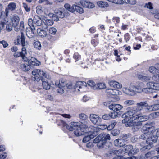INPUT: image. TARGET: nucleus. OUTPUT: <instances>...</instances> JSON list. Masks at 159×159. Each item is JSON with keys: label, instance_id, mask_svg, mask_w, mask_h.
I'll list each match as a JSON object with an SVG mask.
<instances>
[{"label": "nucleus", "instance_id": "7", "mask_svg": "<svg viewBox=\"0 0 159 159\" xmlns=\"http://www.w3.org/2000/svg\"><path fill=\"white\" fill-rule=\"evenodd\" d=\"M63 126H66V128L70 131L75 130L80 126V124L78 122H72L70 125H68L65 121L62 120H60Z\"/></svg>", "mask_w": 159, "mask_h": 159}, {"label": "nucleus", "instance_id": "24", "mask_svg": "<svg viewBox=\"0 0 159 159\" xmlns=\"http://www.w3.org/2000/svg\"><path fill=\"white\" fill-rule=\"evenodd\" d=\"M65 85V84L62 82H59V84H58V89H57L58 93L62 94L64 93Z\"/></svg>", "mask_w": 159, "mask_h": 159}, {"label": "nucleus", "instance_id": "22", "mask_svg": "<svg viewBox=\"0 0 159 159\" xmlns=\"http://www.w3.org/2000/svg\"><path fill=\"white\" fill-rule=\"evenodd\" d=\"M132 92L134 95L136 94V93H141L142 92V87L140 85L135 86L134 85L131 86Z\"/></svg>", "mask_w": 159, "mask_h": 159}, {"label": "nucleus", "instance_id": "39", "mask_svg": "<svg viewBox=\"0 0 159 159\" xmlns=\"http://www.w3.org/2000/svg\"><path fill=\"white\" fill-rule=\"evenodd\" d=\"M135 101L132 100H126L124 101V105L125 106H129L134 104Z\"/></svg>", "mask_w": 159, "mask_h": 159}, {"label": "nucleus", "instance_id": "2", "mask_svg": "<svg viewBox=\"0 0 159 159\" xmlns=\"http://www.w3.org/2000/svg\"><path fill=\"white\" fill-rule=\"evenodd\" d=\"M134 118L136 119V120L127 122L125 124V126L127 127L133 126L132 129L134 131L139 129L142 124L141 122L147 120L148 119L149 117L148 116H142L141 114H139L138 115L134 116Z\"/></svg>", "mask_w": 159, "mask_h": 159}, {"label": "nucleus", "instance_id": "40", "mask_svg": "<svg viewBox=\"0 0 159 159\" xmlns=\"http://www.w3.org/2000/svg\"><path fill=\"white\" fill-rule=\"evenodd\" d=\"M101 134L102 135V139L104 142V144L105 142V141L107 140H110V137L109 134H107L104 133H102Z\"/></svg>", "mask_w": 159, "mask_h": 159}, {"label": "nucleus", "instance_id": "34", "mask_svg": "<svg viewBox=\"0 0 159 159\" xmlns=\"http://www.w3.org/2000/svg\"><path fill=\"white\" fill-rule=\"evenodd\" d=\"M37 32L39 35L41 36L45 37L47 34L46 31L41 28L37 29Z\"/></svg>", "mask_w": 159, "mask_h": 159}, {"label": "nucleus", "instance_id": "8", "mask_svg": "<svg viewBox=\"0 0 159 159\" xmlns=\"http://www.w3.org/2000/svg\"><path fill=\"white\" fill-rule=\"evenodd\" d=\"M7 19L8 20V21L7 22H9L11 21L13 26L16 27L18 26L19 22L20 21V18L16 14H14L11 17L9 18L8 16L7 17Z\"/></svg>", "mask_w": 159, "mask_h": 159}, {"label": "nucleus", "instance_id": "59", "mask_svg": "<svg viewBox=\"0 0 159 159\" xmlns=\"http://www.w3.org/2000/svg\"><path fill=\"white\" fill-rule=\"evenodd\" d=\"M42 7L40 6H38L36 7V12L38 14H41L42 13L43 11L41 9Z\"/></svg>", "mask_w": 159, "mask_h": 159}, {"label": "nucleus", "instance_id": "19", "mask_svg": "<svg viewBox=\"0 0 159 159\" xmlns=\"http://www.w3.org/2000/svg\"><path fill=\"white\" fill-rule=\"evenodd\" d=\"M16 7V4L14 2H11L8 4L7 7L5 9L6 14L8 15L10 11H12L14 10Z\"/></svg>", "mask_w": 159, "mask_h": 159}, {"label": "nucleus", "instance_id": "49", "mask_svg": "<svg viewBox=\"0 0 159 159\" xmlns=\"http://www.w3.org/2000/svg\"><path fill=\"white\" fill-rule=\"evenodd\" d=\"M34 46L35 48L39 50L41 49V44L39 41H37L34 43Z\"/></svg>", "mask_w": 159, "mask_h": 159}, {"label": "nucleus", "instance_id": "56", "mask_svg": "<svg viewBox=\"0 0 159 159\" xmlns=\"http://www.w3.org/2000/svg\"><path fill=\"white\" fill-rule=\"evenodd\" d=\"M155 153V152L154 151H151L148 152L147 153L145 154V157L146 158H148V157H151V156Z\"/></svg>", "mask_w": 159, "mask_h": 159}, {"label": "nucleus", "instance_id": "44", "mask_svg": "<svg viewBox=\"0 0 159 159\" xmlns=\"http://www.w3.org/2000/svg\"><path fill=\"white\" fill-rule=\"evenodd\" d=\"M87 85L91 87L94 89H96V84L92 80H89L87 82Z\"/></svg>", "mask_w": 159, "mask_h": 159}, {"label": "nucleus", "instance_id": "15", "mask_svg": "<svg viewBox=\"0 0 159 159\" xmlns=\"http://www.w3.org/2000/svg\"><path fill=\"white\" fill-rule=\"evenodd\" d=\"M35 28L34 26L29 27L26 29V35L29 38H32L33 37L35 34Z\"/></svg>", "mask_w": 159, "mask_h": 159}, {"label": "nucleus", "instance_id": "55", "mask_svg": "<svg viewBox=\"0 0 159 159\" xmlns=\"http://www.w3.org/2000/svg\"><path fill=\"white\" fill-rule=\"evenodd\" d=\"M57 30L54 27H51L49 29V33L51 34H55Z\"/></svg>", "mask_w": 159, "mask_h": 159}, {"label": "nucleus", "instance_id": "36", "mask_svg": "<svg viewBox=\"0 0 159 159\" xmlns=\"http://www.w3.org/2000/svg\"><path fill=\"white\" fill-rule=\"evenodd\" d=\"M30 66L28 64H22L20 66V68L23 70L26 71L30 69Z\"/></svg>", "mask_w": 159, "mask_h": 159}, {"label": "nucleus", "instance_id": "4", "mask_svg": "<svg viewBox=\"0 0 159 159\" xmlns=\"http://www.w3.org/2000/svg\"><path fill=\"white\" fill-rule=\"evenodd\" d=\"M33 75V80L34 81H39V76L45 77V78H48L49 75L46 72L40 69H35L32 72Z\"/></svg>", "mask_w": 159, "mask_h": 159}, {"label": "nucleus", "instance_id": "48", "mask_svg": "<svg viewBox=\"0 0 159 159\" xmlns=\"http://www.w3.org/2000/svg\"><path fill=\"white\" fill-rule=\"evenodd\" d=\"M142 92H144L146 93H149L152 92V89H151L147 87L146 88H142Z\"/></svg>", "mask_w": 159, "mask_h": 159}, {"label": "nucleus", "instance_id": "41", "mask_svg": "<svg viewBox=\"0 0 159 159\" xmlns=\"http://www.w3.org/2000/svg\"><path fill=\"white\" fill-rule=\"evenodd\" d=\"M75 10L80 13H82L84 12L83 9L77 5H74Z\"/></svg>", "mask_w": 159, "mask_h": 159}, {"label": "nucleus", "instance_id": "53", "mask_svg": "<svg viewBox=\"0 0 159 159\" xmlns=\"http://www.w3.org/2000/svg\"><path fill=\"white\" fill-rule=\"evenodd\" d=\"M12 26L11 24H8L6 25V30L8 32H10L12 30Z\"/></svg>", "mask_w": 159, "mask_h": 159}, {"label": "nucleus", "instance_id": "51", "mask_svg": "<svg viewBox=\"0 0 159 159\" xmlns=\"http://www.w3.org/2000/svg\"><path fill=\"white\" fill-rule=\"evenodd\" d=\"M34 19H32L31 18H29L28 20V24L30 27L34 26Z\"/></svg>", "mask_w": 159, "mask_h": 159}, {"label": "nucleus", "instance_id": "46", "mask_svg": "<svg viewBox=\"0 0 159 159\" xmlns=\"http://www.w3.org/2000/svg\"><path fill=\"white\" fill-rule=\"evenodd\" d=\"M80 3L83 7L87 8L88 6V3H89V1L81 0L80 1Z\"/></svg>", "mask_w": 159, "mask_h": 159}, {"label": "nucleus", "instance_id": "11", "mask_svg": "<svg viewBox=\"0 0 159 159\" xmlns=\"http://www.w3.org/2000/svg\"><path fill=\"white\" fill-rule=\"evenodd\" d=\"M50 79L49 76L48 78H45V77H41V80L42 82V84L43 88L46 90L49 89L51 87V84L49 83L48 80Z\"/></svg>", "mask_w": 159, "mask_h": 159}, {"label": "nucleus", "instance_id": "60", "mask_svg": "<svg viewBox=\"0 0 159 159\" xmlns=\"http://www.w3.org/2000/svg\"><path fill=\"white\" fill-rule=\"evenodd\" d=\"M102 118L105 120H109L111 118L109 114L103 115L102 116Z\"/></svg>", "mask_w": 159, "mask_h": 159}, {"label": "nucleus", "instance_id": "30", "mask_svg": "<svg viewBox=\"0 0 159 159\" xmlns=\"http://www.w3.org/2000/svg\"><path fill=\"white\" fill-rule=\"evenodd\" d=\"M64 7L66 10L67 11H68L71 12H73L75 11L74 5L71 6L68 3H66L64 5ZM66 12L68 13L67 12Z\"/></svg>", "mask_w": 159, "mask_h": 159}, {"label": "nucleus", "instance_id": "61", "mask_svg": "<svg viewBox=\"0 0 159 159\" xmlns=\"http://www.w3.org/2000/svg\"><path fill=\"white\" fill-rule=\"evenodd\" d=\"M152 79L154 81L159 82V74H157L156 75L153 76Z\"/></svg>", "mask_w": 159, "mask_h": 159}, {"label": "nucleus", "instance_id": "58", "mask_svg": "<svg viewBox=\"0 0 159 159\" xmlns=\"http://www.w3.org/2000/svg\"><path fill=\"white\" fill-rule=\"evenodd\" d=\"M117 112L114 111V112H111L109 114L110 118H115L118 115Z\"/></svg>", "mask_w": 159, "mask_h": 159}, {"label": "nucleus", "instance_id": "28", "mask_svg": "<svg viewBox=\"0 0 159 159\" xmlns=\"http://www.w3.org/2000/svg\"><path fill=\"white\" fill-rule=\"evenodd\" d=\"M127 152H125L124 150L123 149H120L118 150H114L113 153L114 155H115L116 156H118L120 155L121 157H123V156L125 154V153H127Z\"/></svg>", "mask_w": 159, "mask_h": 159}, {"label": "nucleus", "instance_id": "29", "mask_svg": "<svg viewBox=\"0 0 159 159\" xmlns=\"http://www.w3.org/2000/svg\"><path fill=\"white\" fill-rule=\"evenodd\" d=\"M122 90L123 92L126 94L130 95H134L131 86L129 88L124 87Z\"/></svg>", "mask_w": 159, "mask_h": 159}, {"label": "nucleus", "instance_id": "21", "mask_svg": "<svg viewBox=\"0 0 159 159\" xmlns=\"http://www.w3.org/2000/svg\"><path fill=\"white\" fill-rule=\"evenodd\" d=\"M106 92L108 95L111 96L119 94V91L117 89H108L106 90Z\"/></svg>", "mask_w": 159, "mask_h": 159}, {"label": "nucleus", "instance_id": "62", "mask_svg": "<svg viewBox=\"0 0 159 159\" xmlns=\"http://www.w3.org/2000/svg\"><path fill=\"white\" fill-rule=\"evenodd\" d=\"M0 43L3 45V47L4 48H6L8 45L7 43L4 40L0 41Z\"/></svg>", "mask_w": 159, "mask_h": 159}, {"label": "nucleus", "instance_id": "47", "mask_svg": "<svg viewBox=\"0 0 159 159\" xmlns=\"http://www.w3.org/2000/svg\"><path fill=\"white\" fill-rule=\"evenodd\" d=\"M148 70L149 72L153 74H157V70L156 69V68L154 66L150 67L148 69Z\"/></svg>", "mask_w": 159, "mask_h": 159}, {"label": "nucleus", "instance_id": "52", "mask_svg": "<svg viewBox=\"0 0 159 159\" xmlns=\"http://www.w3.org/2000/svg\"><path fill=\"white\" fill-rule=\"evenodd\" d=\"M150 116L153 119H155L159 116V112H155L151 114Z\"/></svg>", "mask_w": 159, "mask_h": 159}, {"label": "nucleus", "instance_id": "18", "mask_svg": "<svg viewBox=\"0 0 159 159\" xmlns=\"http://www.w3.org/2000/svg\"><path fill=\"white\" fill-rule=\"evenodd\" d=\"M44 17L41 18L39 16H35L34 18V24L37 26H40L42 24L43 21Z\"/></svg>", "mask_w": 159, "mask_h": 159}, {"label": "nucleus", "instance_id": "25", "mask_svg": "<svg viewBox=\"0 0 159 159\" xmlns=\"http://www.w3.org/2000/svg\"><path fill=\"white\" fill-rule=\"evenodd\" d=\"M75 86L76 87L75 88V89H77V90L78 91H80V89L78 88H79L80 89L85 88L87 86V84L86 82L84 81H78L76 83Z\"/></svg>", "mask_w": 159, "mask_h": 159}, {"label": "nucleus", "instance_id": "9", "mask_svg": "<svg viewBox=\"0 0 159 159\" xmlns=\"http://www.w3.org/2000/svg\"><path fill=\"white\" fill-rule=\"evenodd\" d=\"M125 152H127L125 154H129V153L134 154L137 153L139 151L138 149H136L133 148L132 145H128L126 146L123 149Z\"/></svg>", "mask_w": 159, "mask_h": 159}, {"label": "nucleus", "instance_id": "1", "mask_svg": "<svg viewBox=\"0 0 159 159\" xmlns=\"http://www.w3.org/2000/svg\"><path fill=\"white\" fill-rule=\"evenodd\" d=\"M143 106H147V104L145 103L140 102L137 103L136 106L128 108V111L122 116V118L125 119L122 120V122L126 124L127 122L135 121L136 120V119L134 118V117L138 115L139 114L138 113V112L142 110Z\"/></svg>", "mask_w": 159, "mask_h": 159}, {"label": "nucleus", "instance_id": "27", "mask_svg": "<svg viewBox=\"0 0 159 159\" xmlns=\"http://www.w3.org/2000/svg\"><path fill=\"white\" fill-rule=\"evenodd\" d=\"M149 141V139L146 141V143L147 145L141 148L140 150L141 151H144L147 149H150L153 147V145H152V143L151 142H148Z\"/></svg>", "mask_w": 159, "mask_h": 159}, {"label": "nucleus", "instance_id": "6", "mask_svg": "<svg viewBox=\"0 0 159 159\" xmlns=\"http://www.w3.org/2000/svg\"><path fill=\"white\" fill-rule=\"evenodd\" d=\"M90 129L88 126L85 124L82 125L78 127L74 131V134L79 136L83 135L84 133L88 132L87 131Z\"/></svg>", "mask_w": 159, "mask_h": 159}, {"label": "nucleus", "instance_id": "37", "mask_svg": "<svg viewBox=\"0 0 159 159\" xmlns=\"http://www.w3.org/2000/svg\"><path fill=\"white\" fill-rule=\"evenodd\" d=\"M106 88V84L103 82H100L97 83L96 85V89H103Z\"/></svg>", "mask_w": 159, "mask_h": 159}, {"label": "nucleus", "instance_id": "33", "mask_svg": "<svg viewBox=\"0 0 159 159\" xmlns=\"http://www.w3.org/2000/svg\"><path fill=\"white\" fill-rule=\"evenodd\" d=\"M139 79L143 81H148L150 80L151 77L149 76L143 75H139L138 76Z\"/></svg>", "mask_w": 159, "mask_h": 159}, {"label": "nucleus", "instance_id": "13", "mask_svg": "<svg viewBox=\"0 0 159 159\" xmlns=\"http://www.w3.org/2000/svg\"><path fill=\"white\" fill-rule=\"evenodd\" d=\"M66 10L64 9H61L60 10L56 9L55 10V13L59 18H62L66 16H68V13Z\"/></svg>", "mask_w": 159, "mask_h": 159}, {"label": "nucleus", "instance_id": "64", "mask_svg": "<svg viewBox=\"0 0 159 159\" xmlns=\"http://www.w3.org/2000/svg\"><path fill=\"white\" fill-rule=\"evenodd\" d=\"M154 14V17L156 19H159V10H156Z\"/></svg>", "mask_w": 159, "mask_h": 159}, {"label": "nucleus", "instance_id": "54", "mask_svg": "<svg viewBox=\"0 0 159 159\" xmlns=\"http://www.w3.org/2000/svg\"><path fill=\"white\" fill-rule=\"evenodd\" d=\"M73 57L75 60V62H76L80 58V56L78 53H75L73 55Z\"/></svg>", "mask_w": 159, "mask_h": 159}, {"label": "nucleus", "instance_id": "38", "mask_svg": "<svg viewBox=\"0 0 159 159\" xmlns=\"http://www.w3.org/2000/svg\"><path fill=\"white\" fill-rule=\"evenodd\" d=\"M43 21H44V24L47 26H51L53 24V21L52 20L45 19V18L44 17Z\"/></svg>", "mask_w": 159, "mask_h": 159}, {"label": "nucleus", "instance_id": "26", "mask_svg": "<svg viewBox=\"0 0 159 159\" xmlns=\"http://www.w3.org/2000/svg\"><path fill=\"white\" fill-rule=\"evenodd\" d=\"M89 117L90 120L94 124H96L99 120V116L95 114H90Z\"/></svg>", "mask_w": 159, "mask_h": 159}, {"label": "nucleus", "instance_id": "16", "mask_svg": "<svg viewBox=\"0 0 159 159\" xmlns=\"http://www.w3.org/2000/svg\"><path fill=\"white\" fill-rule=\"evenodd\" d=\"M158 136H159V133L155 132V133H151L150 137H148L147 140L149 139V141L148 142H151L152 145H153V143H155L157 141Z\"/></svg>", "mask_w": 159, "mask_h": 159}, {"label": "nucleus", "instance_id": "50", "mask_svg": "<svg viewBox=\"0 0 159 159\" xmlns=\"http://www.w3.org/2000/svg\"><path fill=\"white\" fill-rule=\"evenodd\" d=\"M116 124V122H114L113 123L110 125L108 126H107V129L108 130H112L114 127L115 125Z\"/></svg>", "mask_w": 159, "mask_h": 159}, {"label": "nucleus", "instance_id": "31", "mask_svg": "<svg viewBox=\"0 0 159 159\" xmlns=\"http://www.w3.org/2000/svg\"><path fill=\"white\" fill-rule=\"evenodd\" d=\"M27 52L25 47H22V54L21 57L22 59L25 61H28V59L25 57L27 54Z\"/></svg>", "mask_w": 159, "mask_h": 159}, {"label": "nucleus", "instance_id": "17", "mask_svg": "<svg viewBox=\"0 0 159 159\" xmlns=\"http://www.w3.org/2000/svg\"><path fill=\"white\" fill-rule=\"evenodd\" d=\"M102 134H100L93 140V143H97V146L99 147H102L104 144V142L102 139Z\"/></svg>", "mask_w": 159, "mask_h": 159}, {"label": "nucleus", "instance_id": "43", "mask_svg": "<svg viewBox=\"0 0 159 159\" xmlns=\"http://www.w3.org/2000/svg\"><path fill=\"white\" fill-rule=\"evenodd\" d=\"M155 83H156L152 81L148 82L146 83V86L152 90L154 89Z\"/></svg>", "mask_w": 159, "mask_h": 159}, {"label": "nucleus", "instance_id": "5", "mask_svg": "<svg viewBox=\"0 0 159 159\" xmlns=\"http://www.w3.org/2000/svg\"><path fill=\"white\" fill-rule=\"evenodd\" d=\"M92 130H90V131L87 132L88 135L84 137L83 139V142L84 143H86L89 141L91 139H93L98 134V129L97 128L93 126L89 128Z\"/></svg>", "mask_w": 159, "mask_h": 159}, {"label": "nucleus", "instance_id": "20", "mask_svg": "<svg viewBox=\"0 0 159 159\" xmlns=\"http://www.w3.org/2000/svg\"><path fill=\"white\" fill-rule=\"evenodd\" d=\"M108 84L110 87H113L116 89H120L122 87V85L120 83L116 81H109L108 82Z\"/></svg>", "mask_w": 159, "mask_h": 159}, {"label": "nucleus", "instance_id": "35", "mask_svg": "<svg viewBox=\"0 0 159 159\" xmlns=\"http://www.w3.org/2000/svg\"><path fill=\"white\" fill-rule=\"evenodd\" d=\"M6 14V11H0V19L4 20L5 21H8V20L7 19V17L8 15Z\"/></svg>", "mask_w": 159, "mask_h": 159}, {"label": "nucleus", "instance_id": "3", "mask_svg": "<svg viewBox=\"0 0 159 159\" xmlns=\"http://www.w3.org/2000/svg\"><path fill=\"white\" fill-rule=\"evenodd\" d=\"M142 129L143 132V134L141 135L140 138L143 139H147L148 137H150L151 133H155V132L159 133V129H156L154 127H148L147 125H144L142 128Z\"/></svg>", "mask_w": 159, "mask_h": 159}, {"label": "nucleus", "instance_id": "10", "mask_svg": "<svg viewBox=\"0 0 159 159\" xmlns=\"http://www.w3.org/2000/svg\"><path fill=\"white\" fill-rule=\"evenodd\" d=\"M20 38L22 46L23 47H25L27 45V43L25 41V36L23 33L22 32L21 33L20 38L19 36H18L17 39L15 40V43L16 44H19L20 42Z\"/></svg>", "mask_w": 159, "mask_h": 159}, {"label": "nucleus", "instance_id": "32", "mask_svg": "<svg viewBox=\"0 0 159 159\" xmlns=\"http://www.w3.org/2000/svg\"><path fill=\"white\" fill-rule=\"evenodd\" d=\"M98 6L101 8H106L108 7V4L105 2L99 1L97 2Z\"/></svg>", "mask_w": 159, "mask_h": 159}, {"label": "nucleus", "instance_id": "14", "mask_svg": "<svg viewBox=\"0 0 159 159\" xmlns=\"http://www.w3.org/2000/svg\"><path fill=\"white\" fill-rule=\"evenodd\" d=\"M108 107L110 110L116 112L120 110L123 108V106L120 104L113 103L110 104Z\"/></svg>", "mask_w": 159, "mask_h": 159}, {"label": "nucleus", "instance_id": "63", "mask_svg": "<svg viewBox=\"0 0 159 159\" xmlns=\"http://www.w3.org/2000/svg\"><path fill=\"white\" fill-rule=\"evenodd\" d=\"M153 111L159 109V104H157L152 105Z\"/></svg>", "mask_w": 159, "mask_h": 159}, {"label": "nucleus", "instance_id": "12", "mask_svg": "<svg viewBox=\"0 0 159 159\" xmlns=\"http://www.w3.org/2000/svg\"><path fill=\"white\" fill-rule=\"evenodd\" d=\"M28 64L30 66H39L41 64V62L35 58L31 57L28 59Z\"/></svg>", "mask_w": 159, "mask_h": 159}, {"label": "nucleus", "instance_id": "42", "mask_svg": "<svg viewBox=\"0 0 159 159\" xmlns=\"http://www.w3.org/2000/svg\"><path fill=\"white\" fill-rule=\"evenodd\" d=\"M79 117L81 120H86L88 119V116L84 113H81L79 114Z\"/></svg>", "mask_w": 159, "mask_h": 159}, {"label": "nucleus", "instance_id": "45", "mask_svg": "<svg viewBox=\"0 0 159 159\" xmlns=\"http://www.w3.org/2000/svg\"><path fill=\"white\" fill-rule=\"evenodd\" d=\"M141 102L145 103L147 104V106H143V107L144 106L145 107H147L146 109L149 112H151L153 111L152 105L148 106V104L145 102Z\"/></svg>", "mask_w": 159, "mask_h": 159}, {"label": "nucleus", "instance_id": "23", "mask_svg": "<svg viewBox=\"0 0 159 159\" xmlns=\"http://www.w3.org/2000/svg\"><path fill=\"white\" fill-rule=\"evenodd\" d=\"M125 139H116L114 141V144L117 146L122 147L125 144Z\"/></svg>", "mask_w": 159, "mask_h": 159}, {"label": "nucleus", "instance_id": "57", "mask_svg": "<svg viewBox=\"0 0 159 159\" xmlns=\"http://www.w3.org/2000/svg\"><path fill=\"white\" fill-rule=\"evenodd\" d=\"M144 7L150 9H153L152 4L150 2H148L145 4Z\"/></svg>", "mask_w": 159, "mask_h": 159}]
</instances>
